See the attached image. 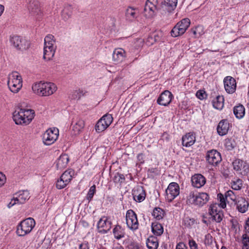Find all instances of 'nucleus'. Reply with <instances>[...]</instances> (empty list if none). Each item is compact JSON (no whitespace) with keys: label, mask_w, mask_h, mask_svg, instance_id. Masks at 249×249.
<instances>
[{"label":"nucleus","mask_w":249,"mask_h":249,"mask_svg":"<svg viewBox=\"0 0 249 249\" xmlns=\"http://www.w3.org/2000/svg\"><path fill=\"white\" fill-rule=\"evenodd\" d=\"M158 0H146L143 12L145 16H153L158 13L163 15L172 13L176 8L178 0H164L158 6Z\"/></svg>","instance_id":"nucleus-1"},{"label":"nucleus","mask_w":249,"mask_h":249,"mask_svg":"<svg viewBox=\"0 0 249 249\" xmlns=\"http://www.w3.org/2000/svg\"><path fill=\"white\" fill-rule=\"evenodd\" d=\"M34 116L33 110L20 108L14 112L13 118L17 124L26 125L31 123Z\"/></svg>","instance_id":"nucleus-2"},{"label":"nucleus","mask_w":249,"mask_h":249,"mask_svg":"<svg viewBox=\"0 0 249 249\" xmlns=\"http://www.w3.org/2000/svg\"><path fill=\"white\" fill-rule=\"evenodd\" d=\"M57 88L53 83L41 82L33 85L32 89L34 93L41 96H48L53 94L56 90Z\"/></svg>","instance_id":"nucleus-3"},{"label":"nucleus","mask_w":249,"mask_h":249,"mask_svg":"<svg viewBox=\"0 0 249 249\" xmlns=\"http://www.w3.org/2000/svg\"><path fill=\"white\" fill-rule=\"evenodd\" d=\"M36 225L34 218L29 217L22 220L17 226L16 234L18 236L24 237L29 234Z\"/></svg>","instance_id":"nucleus-4"},{"label":"nucleus","mask_w":249,"mask_h":249,"mask_svg":"<svg viewBox=\"0 0 249 249\" xmlns=\"http://www.w3.org/2000/svg\"><path fill=\"white\" fill-rule=\"evenodd\" d=\"M55 40L52 35H47L44 38L43 58L49 61L53 57L56 46L55 45Z\"/></svg>","instance_id":"nucleus-5"},{"label":"nucleus","mask_w":249,"mask_h":249,"mask_svg":"<svg viewBox=\"0 0 249 249\" xmlns=\"http://www.w3.org/2000/svg\"><path fill=\"white\" fill-rule=\"evenodd\" d=\"M8 85L10 90L13 93H17L22 86V78L17 71L12 72L9 75Z\"/></svg>","instance_id":"nucleus-6"},{"label":"nucleus","mask_w":249,"mask_h":249,"mask_svg":"<svg viewBox=\"0 0 249 249\" xmlns=\"http://www.w3.org/2000/svg\"><path fill=\"white\" fill-rule=\"evenodd\" d=\"M10 42L17 50L21 51L27 50L30 46L28 40L20 36H13L10 38Z\"/></svg>","instance_id":"nucleus-7"},{"label":"nucleus","mask_w":249,"mask_h":249,"mask_svg":"<svg viewBox=\"0 0 249 249\" xmlns=\"http://www.w3.org/2000/svg\"><path fill=\"white\" fill-rule=\"evenodd\" d=\"M58 135L59 130L57 128H49L43 134V142L45 145H51L56 141Z\"/></svg>","instance_id":"nucleus-8"},{"label":"nucleus","mask_w":249,"mask_h":249,"mask_svg":"<svg viewBox=\"0 0 249 249\" xmlns=\"http://www.w3.org/2000/svg\"><path fill=\"white\" fill-rule=\"evenodd\" d=\"M126 223L127 227L132 231H136L139 228V223L136 213L132 210H129L126 213Z\"/></svg>","instance_id":"nucleus-9"},{"label":"nucleus","mask_w":249,"mask_h":249,"mask_svg":"<svg viewBox=\"0 0 249 249\" xmlns=\"http://www.w3.org/2000/svg\"><path fill=\"white\" fill-rule=\"evenodd\" d=\"M205 158L208 163L214 166L217 165L222 160L220 153L214 149L208 151Z\"/></svg>","instance_id":"nucleus-10"},{"label":"nucleus","mask_w":249,"mask_h":249,"mask_svg":"<svg viewBox=\"0 0 249 249\" xmlns=\"http://www.w3.org/2000/svg\"><path fill=\"white\" fill-rule=\"evenodd\" d=\"M165 192L166 198L170 202L179 194V186L176 182H171L169 184Z\"/></svg>","instance_id":"nucleus-11"},{"label":"nucleus","mask_w":249,"mask_h":249,"mask_svg":"<svg viewBox=\"0 0 249 249\" xmlns=\"http://www.w3.org/2000/svg\"><path fill=\"white\" fill-rule=\"evenodd\" d=\"M232 165L234 170L240 171L242 175H245L249 173V165L243 160L236 159L232 162Z\"/></svg>","instance_id":"nucleus-12"},{"label":"nucleus","mask_w":249,"mask_h":249,"mask_svg":"<svg viewBox=\"0 0 249 249\" xmlns=\"http://www.w3.org/2000/svg\"><path fill=\"white\" fill-rule=\"evenodd\" d=\"M111 228V222L108 220L107 217H103L97 223L98 232L101 233H107Z\"/></svg>","instance_id":"nucleus-13"},{"label":"nucleus","mask_w":249,"mask_h":249,"mask_svg":"<svg viewBox=\"0 0 249 249\" xmlns=\"http://www.w3.org/2000/svg\"><path fill=\"white\" fill-rule=\"evenodd\" d=\"M224 84L227 92L231 94L235 92L236 88V82L234 78L228 76L224 78Z\"/></svg>","instance_id":"nucleus-14"},{"label":"nucleus","mask_w":249,"mask_h":249,"mask_svg":"<svg viewBox=\"0 0 249 249\" xmlns=\"http://www.w3.org/2000/svg\"><path fill=\"white\" fill-rule=\"evenodd\" d=\"M173 97V94L170 91L165 90L157 99V103L160 105L167 106L171 103Z\"/></svg>","instance_id":"nucleus-15"},{"label":"nucleus","mask_w":249,"mask_h":249,"mask_svg":"<svg viewBox=\"0 0 249 249\" xmlns=\"http://www.w3.org/2000/svg\"><path fill=\"white\" fill-rule=\"evenodd\" d=\"M132 195L134 200L139 202L143 201L146 196L145 191L142 186L134 188L132 191Z\"/></svg>","instance_id":"nucleus-16"},{"label":"nucleus","mask_w":249,"mask_h":249,"mask_svg":"<svg viewBox=\"0 0 249 249\" xmlns=\"http://www.w3.org/2000/svg\"><path fill=\"white\" fill-rule=\"evenodd\" d=\"M191 181L194 187L200 188L206 183V178L201 174H197L192 176Z\"/></svg>","instance_id":"nucleus-17"},{"label":"nucleus","mask_w":249,"mask_h":249,"mask_svg":"<svg viewBox=\"0 0 249 249\" xmlns=\"http://www.w3.org/2000/svg\"><path fill=\"white\" fill-rule=\"evenodd\" d=\"M235 204L236 205L237 210L241 213H244L248 210L249 202L243 197L237 198Z\"/></svg>","instance_id":"nucleus-18"},{"label":"nucleus","mask_w":249,"mask_h":249,"mask_svg":"<svg viewBox=\"0 0 249 249\" xmlns=\"http://www.w3.org/2000/svg\"><path fill=\"white\" fill-rule=\"evenodd\" d=\"M229 123L227 120H222L217 126V132L220 136L226 135L229 129Z\"/></svg>","instance_id":"nucleus-19"},{"label":"nucleus","mask_w":249,"mask_h":249,"mask_svg":"<svg viewBox=\"0 0 249 249\" xmlns=\"http://www.w3.org/2000/svg\"><path fill=\"white\" fill-rule=\"evenodd\" d=\"M69 161V157L67 154H62L56 161V167L58 170L65 168Z\"/></svg>","instance_id":"nucleus-20"},{"label":"nucleus","mask_w":249,"mask_h":249,"mask_svg":"<svg viewBox=\"0 0 249 249\" xmlns=\"http://www.w3.org/2000/svg\"><path fill=\"white\" fill-rule=\"evenodd\" d=\"M209 200V196L206 193H199L197 194L195 205L201 207L207 203Z\"/></svg>","instance_id":"nucleus-21"},{"label":"nucleus","mask_w":249,"mask_h":249,"mask_svg":"<svg viewBox=\"0 0 249 249\" xmlns=\"http://www.w3.org/2000/svg\"><path fill=\"white\" fill-rule=\"evenodd\" d=\"M196 141L195 136L191 133L186 134L182 138V144L183 146L189 147L193 145Z\"/></svg>","instance_id":"nucleus-22"},{"label":"nucleus","mask_w":249,"mask_h":249,"mask_svg":"<svg viewBox=\"0 0 249 249\" xmlns=\"http://www.w3.org/2000/svg\"><path fill=\"white\" fill-rule=\"evenodd\" d=\"M124 53V51L122 49H115L112 54L113 61L116 63L122 62L125 57Z\"/></svg>","instance_id":"nucleus-23"},{"label":"nucleus","mask_w":249,"mask_h":249,"mask_svg":"<svg viewBox=\"0 0 249 249\" xmlns=\"http://www.w3.org/2000/svg\"><path fill=\"white\" fill-rule=\"evenodd\" d=\"M28 7L33 14H38L40 11V3L37 0H31L29 2Z\"/></svg>","instance_id":"nucleus-24"},{"label":"nucleus","mask_w":249,"mask_h":249,"mask_svg":"<svg viewBox=\"0 0 249 249\" xmlns=\"http://www.w3.org/2000/svg\"><path fill=\"white\" fill-rule=\"evenodd\" d=\"M113 233L114 237L117 240L124 237L125 235L124 230L119 225H116L113 229Z\"/></svg>","instance_id":"nucleus-25"},{"label":"nucleus","mask_w":249,"mask_h":249,"mask_svg":"<svg viewBox=\"0 0 249 249\" xmlns=\"http://www.w3.org/2000/svg\"><path fill=\"white\" fill-rule=\"evenodd\" d=\"M146 246L149 249H157L159 246L157 237L151 236L147 240Z\"/></svg>","instance_id":"nucleus-26"},{"label":"nucleus","mask_w":249,"mask_h":249,"mask_svg":"<svg viewBox=\"0 0 249 249\" xmlns=\"http://www.w3.org/2000/svg\"><path fill=\"white\" fill-rule=\"evenodd\" d=\"M151 228L152 231L155 235L160 236L162 234L163 232V228L162 226L159 223H152Z\"/></svg>","instance_id":"nucleus-27"},{"label":"nucleus","mask_w":249,"mask_h":249,"mask_svg":"<svg viewBox=\"0 0 249 249\" xmlns=\"http://www.w3.org/2000/svg\"><path fill=\"white\" fill-rule=\"evenodd\" d=\"M245 112V109L243 105L236 106L233 108V113L236 117L238 119L242 118Z\"/></svg>","instance_id":"nucleus-28"},{"label":"nucleus","mask_w":249,"mask_h":249,"mask_svg":"<svg viewBox=\"0 0 249 249\" xmlns=\"http://www.w3.org/2000/svg\"><path fill=\"white\" fill-rule=\"evenodd\" d=\"M224 101L222 96H217L213 101V107L217 109H221L224 107Z\"/></svg>","instance_id":"nucleus-29"},{"label":"nucleus","mask_w":249,"mask_h":249,"mask_svg":"<svg viewBox=\"0 0 249 249\" xmlns=\"http://www.w3.org/2000/svg\"><path fill=\"white\" fill-rule=\"evenodd\" d=\"M74 175V171L72 169H69L65 171L60 177L65 180V182H67L69 183Z\"/></svg>","instance_id":"nucleus-30"},{"label":"nucleus","mask_w":249,"mask_h":249,"mask_svg":"<svg viewBox=\"0 0 249 249\" xmlns=\"http://www.w3.org/2000/svg\"><path fill=\"white\" fill-rule=\"evenodd\" d=\"M190 24V20L188 18H185L178 22L177 25L184 33Z\"/></svg>","instance_id":"nucleus-31"},{"label":"nucleus","mask_w":249,"mask_h":249,"mask_svg":"<svg viewBox=\"0 0 249 249\" xmlns=\"http://www.w3.org/2000/svg\"><path fill=\"white\" fill-rule=\"evenodd\" d=\"M164 214V211L159 207L154 208L152 213V215L154 218L159 220L162 219Z\"/></svg>","instance_id":"nucleus-32"},{"label":"nucleus","mask_w":249,"mask_h":249,"mask_svg":"<svg viewBox=\"0 0 249 249\" xmlns=\"http://www.w3.org/2000/svg\"><path fill=\"white\" fill-rule=\"evenodd\" d=\"M30 193L28 191H23L18 196V200L19 204L24 203L30 198Z\"/></svg>","instance_id":"nucleus-33"},{"label":"nucleus","mask_w":249,"mask_h":249,"mask_svg":"<svg viewBox=\"0 0 249 249\" xmlns=\"http://www.w3.org/2000/svg\"><path fill=\"white\" fill-rule=\"evenodd\" d=\"M107 127L108 126L106 124V123H105V121L101 118L96 123L95 128L96 132L100 133L104 131Z\"/></svg>","instance_id":"nucleus-34"},{"label":"nucleus","mask_w":249,"mask_h":249,"mask_svg":"<svg viewBox=\"0 0 249 249\" xmlns=\"http://www.w3.org/2000/svg\"><path fill=\"white\" fill-rule=\"evenodd\" d=\"M197 194L194 191H190L187 197L186 202L187 204H194L196 201Z\"/></svg>","instance_id":"nucleus-35"},{"label":"nucleus","mask_w":249,"mask_h":249,"mask_svg":"<svg viewBox=\"0 0 249 249\" xmlns=\"http://www.w3.org/2000/svg\"><path fill=\"white\" fill-rule=\"evenodd\" d=\"M125 179V178L123 174L118 172L116 173L112 178V180L115 183L119 184L120 185L124 182Z\"/></svg>","instance_id":"nucleus-36"},{"label":"nucleus","mask_w":249,"mask_h":249,"mask_svg":"<svg viewBox=\"0 0 249 249\" xmlns=\"http://www.w3.org/2000/svg\"><path fill=\"white\" fill-rule=\"evenodd\" d=\"M243 181L239 178H236L234 180H232L231 184L233 189L235 190H240L242 187Z\"/></svg>","instance_id":"nucleus-37"},{"label":"nucleus","mask_w":249,"mask_h":249,"mask_svg":"<svg viewBox=\"0 0 249 249\" xmlns=\"http://www.w3.org/2000/svg\"><path fill=\"white\" fill-rule=\"evenodd\" d=\"M170 33L171 36L174 37L181 36L184 34L183 33V30H181L177 24L172 29Z\"/></svg>","instance_id":"nucleus-38"},{"label":"nucleus","mask_w":249,"mask_h":249,"mask_svg":"<svg viewBox=\"0 0 249 249\" xmlns=\"http://www.w3.org/2000/svg\"><path fill=\"white\" fill-rule=\"evenodd\" d=\"M191 32L195 37H197L203 33V28L201 26H197L195 28L191 29Z\"/></svg>","instance_id":"nucleus-39"},{"label":"nucleus","mask_w":249,"mask_h":249,"mask_svg":"<svg viewBox=\"0 0 249 249\" xmlns=\"http://www.w3.org/2000/svg\"><path fill=\"white\" fill-rule=\"evenodd\" d=\"M195 223V219L189 217H185L183 220V224L187 228L192 227Z\"/></svg>","instance_id":"nucleus-40"},{"label":"nucleus","mask_w":249,"mask_h":249,"mask_svg":"<svg viewBox=\"0 0 249 249\" xmlns=\"http://www.w3.org/2000/svg\"><path fill=\"white\" fill-rule=\"evenodd\" d=\"M243 244L242 249H249V237L247 233H245L242 237Z\"/></svg>","instance_id":"nucleus-41"},{"label":"nucleus","mask_w":249,"mask_h":249,"mask_svg":"<svg viewBox=\"0 0 249 249\" xmlns=\"http://www.w3.org/2000/svg\"><path fill=\"white\" fill-rule=\"evenodd\" d=\"M218 199L220 201L219 205L222 208H225L226 207L227 198H226V196L222 195L221 193H219L217 195Z\"/></svg>","instance_id":"nucleus-42"},{"label":"nucleus","mask_w":249,"mask_h":249,"mask_svg":"<svg viewBox=\"0 0 249 249\" xmlns=\"http://www.w3.org/2000/svg\"><path fill=\"white\" fill-rule=\"evenodd\" d=\"M226 198H227V201L228 202V200L230 199L233 202H235L237 200L236 196L234 195L233 192L231 190H229L227 191L225 194Z\"/></svg>","instance_id":"nucleus-43"},{"label":"nucleus","mask_w":249,"mask_h":249,"mask_svg":"<svg viewBox=\"0 0 249 249\" xmlns=\"http://www.w3.org/2000/svg\"><path fill=\"white\" fill-rule=\"evenodd\" d=\"M213 217V219L216 222H220L223 217V213L222 211H218V213H216L214 215H211Z\"/></svg>","instance_id":"nucleus-44"},{"label":"nucleus","mask_w":249,"mask_h":249,"mask_svg":"<svg viewBox=\"0 0 249 249\" xmlns=\"http://www.w3.org/2000/svg\"><path fill=\"white\" fill-rule=\"evenodd\" d=\"M68 184V182H65V180L60 177L56 182V186L57 189H61L65 188Z\"/></svg>","instance_id":"nucleus-45"},{"label":"nucleus","mask_w":249,"mask_h":249,"mask_svg":"<svg viewBox=\"0 0 249 249\" xmlns=\"http://www.w3.org/2000/svg\"><path fill=\"white\" fill-rule=\"evenodd\" d=\"M138 9L132 7H128L126 10V16H134L138 14Z\"/></svg>","instance_id":"nucleus-46"},{"label":"nucleus","mask_w":249,"mask_h":249,"mask_svg":"<svg viewBox=\"0 0 249 249\" xmlns=\"http://www.w3.org/2000/svg\"><path fill=\"white\" fill-rule=\"evenodd\" d=\"M95 192L96 186L95 185H93L90 187L87 195V198L89 201L92 199Z\"/></svg>","instance_id":"nucleus-47"},{"label":"nucleus","mask_w":249,"mask_h":249,"mask_svg":"<svg viewBox=\"0 0 249 249\" xmlns=\"http://www.w3.org/2000/svg\"><path fill=\"white\" fill-rule=\"evenodd\" d=\"M101 119H103V121H105V123H106V124L108 127L111 124L113 120L112 116L110 114H106L104 115Z\"/></svg>","instance_id":"nucleus-48"},{"label":"nucleus","mask_w":249,"mask_h":249,"mask_svg":"<svg viewBox=\"0 0 249 249\" xmlns=\"http://www.w3.org/2000/svg\"><path fill=\"white\" fill-rule=\"evenodd\" d=\"M217 206H218L216 204L211 205L209 210V213L210 215H214L216 213H218V211L217 210Z\"/></svg>","instance_id":"nucleus-49"},{"label":"nucleus","mask_w":249,"mask_h":249,"mask_svg":"<svg viewBox=\"0 0 249 249\" xmlns=\"http://www.w3.org/2000/svg\"><path fill=\"white\" fill-rule=\"evenodd\" d=\"M7 180V178L6 176L0 172V188L2 187L4 184L6 183Z\"/></svg>","instance_id":"nucleus-50"},{"label":"nucleus","mask_w":249,"mask_h":249,"mask_svg":"<svg viewBox=\"0 0 249 249\" xmlns=\"http://www.w3.org/2000/svg\"><path fill=\"white\" fill-rule=\"evenodd\" d=\"M206 95L207 94L206 93V92L202 90H199L197 91L196 93V96H197V97L200 100H203L205 99L206 97Z\"/></svg>","instance_id":"nucleus-51"},{"label":"nucleus","mask_w":249,"mask_h":249,"mask_svg":"<svg viewBox=\"0 0 249 249\" xmlns=\"http://www.w3.org/2000/svg\"><path fill=\"white\" fill-rule=\"evenodd\" d=\"M137 165L142 164L144 162V155L143 153H140L137 155Z\"/></svg>","instance_id":"nucleus-52"},{"label":"nucleus","mask_w":249,"mask_h":249,"mask_svg":"<svg viewBox=\"0 0 249 249\" xmlns=\"http://www.w3.org/2000/svg\"><path fill=\"white\" fill-rule=\"evenodd\" d=\"M19 204V203L18 202V198H17V197H14L11 200V201L7 205V207L9 208H10L14 206V205H15L16 204Z\"/></svg>","instance_id":"nucleus-53"},{"label":"nucleus","mask_w":249,"mask_h":249,"mask_svg":"<svg viewBox=\"0 0 249 249\" xmlns=\"http://www.w3.org/2000/svg\"><path fill=\"white\" fill-rule=\"evenodd\" d=\"M189 245L191 249H197V245L194 240H190Z\"/></svg>","instance_id":"nucleus-54"},{"label":"nucleus","mask_w":249,"mask_h":249,"mask_svg":"<svg viewBox=\"0 0 249 249\" xmlns=\"http://www.w3.org/2000/svg\"><path fill=\"white\" fill-rule=\"evenodd\" d=\"M176 249H187V247L183 243L180 242L177 244Z\"/></svg>","instance_id":"nucleus-55"},{"label":"nucleus","mask_w":249,"mask_h":249,"mask_svg":"<svg viewBox=\"0 0 249 249\" xmlns=\"http://www.w3.org/2000/svg\"><path fill=\"white\" fill-rule=\"evenodd\" d=\"M245 229L246 230V233H247V235H249V218H248L246 221Z\"/></svg>","instance_id":"nucleus-56"},{"label":"nucleus","mask_w":249,"mask_h":249,"mask_svg":"<svg viewBox=\"0 0 249 249\" xmlns=\"http://www.w3.org/2000/svg\"><path fill=\"white\" fill-rule=\"evenodd\" d=\"M79 249H89L87 243H83L80 245Z\"/></svg>","instance_id":"nucleus-57"},{"label":"nucleus","mask_w":249,"mask_h":249,"mask_svg":"<svg viewBox=\"0 0 249 249\" xmlns=\"http://www.w3.org/2000/svg\"><path fill=\"white\" fill-rule=\"evenodd\" d=\"M85 126V122L83 120H79V128H83Z\"/></svg>","instance_id":"nucleus-58"},{"label":"nucleus","mask_w":249,"mask_h":249,"mask_svg":"<svg viewBox=\"0 0 249 249\" xmlns=\"http://www.w3.org/2000/svg\"><path fill=\"white\" fill-rule=\"evenodd\" d=\"M69 7L66 8L64 9H63V10L62 12V15H69V14H70V13L68 12V11L69 10Z\"/></svg>","instance_id":"nucleus-59"},{"label":"nucleus","mask_w":249,"mask_h":249,"mask_svg":"<svg viewBox=\"0 0 249 249\" xmlns=\"http://www.w3.org/2000/svg\"><path fill=\"white\" fill-rule=\"evenodd\" d=\"M86 93L87 92L86 91H79V98L82 96H84Z\"/></svg>","instance_id":"nucleus-60"},{"label":"nucleus","mask_w":249,"mask_h":249,"mask_svg":"<svg viewBox=\"0 0 249 249\" xmlns=\"http://www.w3.org/2000/svg\"><path fill=\"white\" fill-rule=\"evenodd\" d=\"M4 10V7L3 5L0 4V16L2 15Z\"/></svg>","instance_id":"nucleus-61"},{"label":"nucleus","mask_w":249,"mask_h":249,"mask_svg":"<svg viewBox=\"0 0 249 249\" xmlns=\"http://www.w3.org/2000/svg\"><path fill=\"white\" fill-rule=\"evenodd\" d=\"M113 249H124V248L121 245L118 244Z\"/></svg>","instance_id":"nucleus-62"},{"label":"nucleus","mask_w":249,"mask_h":249,"mask_svg":"<svg viewBox=\"0 0 249 249\" xmlns=\"http://www.w3.org/2000/svg\"><path fill=\"white\" fill-rule=\"evenodd\" d=\"M81 223H82L83 226L86 227L88 226V223L84 221H81Z\"/></svg>","instance_id":"nucleus-63"},{"label":"nucleus","mask_w":249,"mask_h":249,"mask_svg":"<svg viewBox=\"0 0 249 249\" xmlns=\"http://www.w3.org/2000/svg\"><path fill=\"white\" fill-rule=\"evenodd\" d=\"M221 249H227V248L225 246H222Z\"/></svg>","instance_id":"nucleus-64"}]
</instances>
